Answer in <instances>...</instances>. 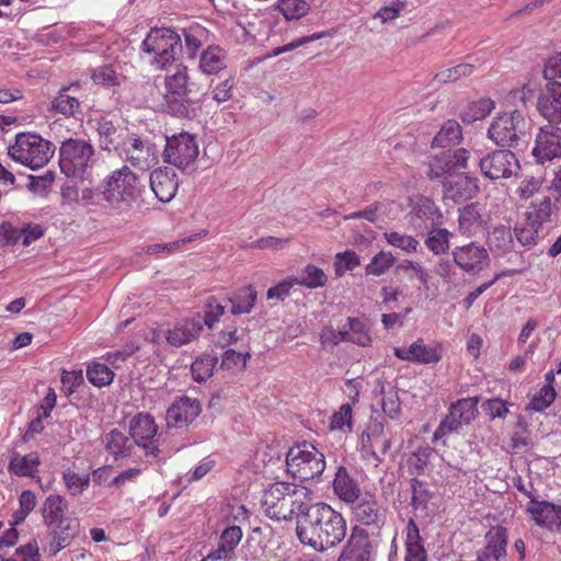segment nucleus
<instances>
[{
  "label": "nucleus",
  "instance_id": "a211bd4d",
  "mask_svg": "<svg viewBox=\"0 0 561 561\" xmlns=\"http://www.w3.org/2000/svg\"><path fill=\"white\" fill-rule=\"evenodd\" d=\"M129 434L136 445L145 449L146 455H158L159 448L151 443L157 434V425L151 415L145 413L135 415L129 423Z\"/></svg>",
  "mask_w": 561,
  "mask_h": 561
},
{
  "label": "nucleus",
  "instance_id": "473e14b6",
  "mask_svg": "<svg viewBox=\"0 0 561 561\" xmlns=\"http://www.w3.org/2000/svg\"><path fill=\"white\" fill-rule=\"evenodd\" d=\"M106 450L117 460L131 455V450L136 445L133 437H127L119 430L114 428L105 435L104 438Z\"/></svg>",
  "mask_w": 561,
  "mask_h": 561
},
{
  "label": "nucleus",
  "instance_id": "2f4dec72",
  "mask_svg": "<svg viewBox=\"0 0 561 561\" xmlns=\"http://www.w3.org/2000/svg\"><path fill=\"white\" fill-rule=\"evenodd\" d=\"M96 133L103 150H116L123 142V133L112 121L101 117L96 121Z\"/></svg>",
  "mask_w": 561,
  "mask_h": 561
},
{
  "label": "nucleus",
  "instance_id": "f704fd0d",
  "mask_svg": "<svg viewBox=\"0 0 561 561\" xmlns=\"http://www.w3.org/2000/svg\"><path fill=\"white\" fill-rule=\"evenodd\" d=\"M451 237L453 232L446 228H439L432 224L424 240V244L436 255L445 254L449 250V241Z\"/></svg>",
  "mask_w": 561,
  "mask_h": 561
},
{
  "label": "nucleus",
  "instance_id": "5701e85b",
  "mask_svg": "<svg viewBox=\"0 0 561 561\" xmlns=\"http://www.w3.org/2000/svg\"><path fill=\"white\" fill-rule=\"evenodd\" d=\"M443 214L433 199L422 196L412 206L408 214L409 224L415 231L423 233L427 227L423 226L431 220L434 225L442 224Z\"/></svg>",
  "mask_w": 561,
  "mask_h": 561
},
{
  "label": "nucleus",
  "instance_id": "c9c22d12",
  "mask_svg": "<svg viewBox=\"0 0 561 561\" xmlns=\"http://www.w3.org/2000/svg\"><path fill=\"white\" fill-rule=\"evenodd\" d=\"M462 139V128L458 122L448 119L445 122L439 131L433 138L432 146L446 148L460 142Z\"/></svg>",
  "mask_w": 561,
  "mask_h": 561
},
{
  "label": "nucleus",
  "instance_id": "ea45409f",
  "mask_svg": "<svg viewBox=\"0 0 561 561\" xmlns=\"http://www.w3.org/2000/svg\"><path fill=\"white\" fill-rule=\"evenodd\" d=\"M226 67L224 55L219 47H208L201 55L199 68L206 75L218 73Z\"/></svg>",
  "mask_w": 561,
  "mask_h": 561
},
{
  "label": "nucleus",
  "instance_id": "6e6d98bb",
  "mask_svg": "<svg viewBox=\"0 0 561 561\" xmlns=\"http://www.w3.org/2000/svg\"><path fill=\"white\" fill-rule=\"evenodd\" d=\"M242 538V530L239 526L227 527L220 538L217 550L234 554V549Z\"/></svg>",
  "mask_w": 561,
  "mask_h": 561
},
{
  "label": "nucleus",
  "instance_id": "052dcab7",
  "mask_svg": "<svg viewBox=\"0 0 561 561\" xmlns=\"http://www.w3.org/2000/svg\"><path fill=\"white\" fill-rule=\"evenodd\" d=\"M363 449L369 453L377 461H382V457L391 447V440L386 435L371 439L369 443H363Z\"/></svg>",
  "mask_w": 561,
  "mask_h": 561
},
{
  "label": "nucleus",
  "instance_id": "864d4df0",
  "mask_svg": "<svg viewBox=\"0 0 561 561\" xmlns=\"http://www.w3.org/2000/svg\"><path fill=\"white\" fill-rule=\"evenodd\" d=\"M347 325L350 327L351 342L359 346L369 345L371 337L366 324L358 318L348 317Z\"/></svg>",
  "mask_w": 561,
  "mask_h": 561
},
{
  "label": "nucleus",
  "instance_id": "79ce46f5",
  "mask_svg": "<svg viewBox=\"0 0 561 561\" xmlns=\"http://www.w3.org/2000/svg\"><path fill=\"white\" fill-rule=\"evenodd\" d=\"M327 280L328 277L324 272L311 264H308L304 268L300 276L293 278V282H295L296 285L305 286L307 288L322 287L325 285Z\"/></svg>",
  "mask_w": 561,
  "mask_h": 561
},
{
  "label": "nucleus",
  "instance_id": "a878e982",
  "mask_svg": "<svg viewBox=\"0 0 561 561\" xmlns=\"http://www.w3.org/2000/svg\"><path fill=\"white\" fill-rule=\"evenodd\" d=\"M178 185L176 174L172 169H157L150 174L151 190L160 202H170L178 191Z\"/></svg>",
  "mask_w": 561,
  "mask_h": 561
},
{
  "label": "nucleus",
  "instance_id": "49530a36",
  "mask_svg": "<svg viewBox=\"0 0 561 561\" xmlns=\"http://www.w3.org/2000/svg\"><path fill=\"white\" fill-rule=\"evenodd\" d=\"M392 202H374L365 209L359 211H354L344 216L345 220L352 219H366L369 222H377L381 215H386L388 208L391 206Z\"/></svg>",
  "mask_w": 561,
  "mask_h": 561
},
{
  "label": "nucleus",
  "instance_id": "de8ad7c7",
  "mask_svg": "<svg viewBox=\"0 0 561 561\" xmlns=\"http://www.w3.org/2000/svg\"><path fill=\"white\" fill-rule=\"evenodd\" d=\"M70 88H64L51 101V107L65 116H73L79 110L80 103L77 98L69 94Z\"/></svg>",
  "mask_w": 561,
  "mask_h": 561
},
{
  "label": "nucleus",
  "instance_id": "4c0bfd02",
  "mask_svg": "<svg viewBox=\"0 0 561 561\" xmlns=\"http://www.w3.org/2000/svg\"><path fill=\"white\" fill-rule=\"evenodd\" d=\"M62 525H55L48 527L51 540L49 542L50 556H56L61 549L66 548L70 543V539L75 537L77 531L76 520H70L68 529L61 528Z\"/></svg>",
  "mask_w": 561,
  "mask_h": 561
},
{
  "label": "nucleus",
  "instance_id": "b1692460",
  "mask_svg": "<svg viewBox=\"0 0 561 561\" xmlns=\"http://www.w3.org/2000/svg\"><path fill=\"white\" fill-rule=\"evenodd\" d=\"M485 547L478 552V561H501L506 557L507 531L502 526L492 527L485 534Z\"/></svg>",
  "mask_w": 561,
  "mask_h": 561
},
{
  "label": "nucleus",
  "instance_id": "c03bdc74",
  "mask_svg": "<svg viewBox=\"0 0 561 561\" xmlns=\"http://www.w3.org/2000/svg\"><path fill=\"white\" fill-rule=\"evenodd\" d=\"M276 9L284 15L285 20H299L305 16L310 5L305 0H278Z\"/></svg>",
  "mask_w": 561,
  "mask_h": 561
},
{
  "label": "nucleus",
  "instance_id": "393cba45",
  "mask_svg": "<svg viewBox=\"0 0 561 561\" xmlns=\"http://www.w3.org/2000/svg\"><path fill=\"white\" fill-rule=\"evenodd\" d=\"M43 520L47 527L55 525H64L61 528L68 529V524L73 518L67 516L68 502L66 499L58 494H50L46 497L43 507Z\"/></svg>",
  "mask_w": 561,
  "mask_h": 561
},
{
  "label": "nucleus",
  "instance_id": "8fccbe9b",
  "mask_svg": "<svg viewBox=\"0 0 561 561\" xmlns=\"http://www.w3.org/2000/svg\"><path fill=\"white\" fill-rule=\"evenodd\" d=\"M383 238L388 244L399 248L405 253H415L420 244L414 237L398 231L385 232Z\"/></svg>",
  "mask_w": 561,
  "mask_h": 561
},
{
  "label": "nucleus",
  "instance_id": "7c9ffc66",
  "mask_svg": "<svg viewBox=\"0 0 561 561\" xmlns=\"http://www.w3.org/2000/svg\"><path fill=\"white\" fill-rule=\"evenodd\" d=\"M482 227V206L471 203L459 208L458 230L461 234L473 236Z\"/></svg>",
  "mask_w": 561,
  "mask_h": 561
},
{
  "label": "nucleus",
  "instance_id": "e433bc0d",
  "mask_svg": "<svg viewBox=\"0 0 561 561\" xmlns=\"http://www.w3.org/2000/svg\"><path fill=\"white\" fill-rule=\"evenodd\" d=\"M39 457L36 453H30L25 456L14 454L8 466L9 472L19 477H32L37 471Z\"/></svg>",
  "mask_w": 561,
  "mask_h": 561
},
{
  "label": "nucleus",
  "instance_id": "423d86ee",
  "mask_svg": "<svg viewBox=\"0 0 561 561\" xmlns=\"http://www.w3.org/2000/svg\"><path fill=\"white\" fill-rule=\"evenodd\" d=\"M530 123L525 115L515 110L495 116L488 129L489 138L500 147L515 148L529 135Z\"/></svg>",
  "mask_w": 561,
  "mask_h": 561
},
{
  "label": "nucleus",
  "instance_id": "bb28decb",
  "mask_svg": "<svg viewBox=\"0 0 561 561\" xmlns=\"http://www.w3.org/2000/svg\"><path fill=\"white\" fill-rule=\"evenodd\" d=\"M528 511L538 525L561 533V505L547 501L533 502Z\"/></svg>",
  "mask_w": 561,
  "mask_h": 561
},
{
  "label": "nucleus",
  "instance_id": "ddd939ff",
  "mask_svg": "<svg viewBox=\"0 0 561 561\" xmlns=\"http://www.w3.org/2000/svg\"><path fill=\"white\" fill-rule=\"evenodd\" d=\"M199 150L195 137L181 133L167 139L164 157L167 162L179 169H186L198 157Z\"/></svg>",
  "mask_w": 561,
  "mask_h": 561
},
{
  "label": "nucleus",
  "instance_id": "6e6552de",
  "mask_svg": "<svg viewBox=\"0 0 561 561\" xmlns=\"http://www.w3.org/2000/svg\"><path fill=\"white\" fill-rule=\"evenodd\" d=\"M138 176L127 167L115 170L105 180V201L113 207L119 208L122 204L130 206L140 197Z\"/></svg>",
  "mask_w": 561,
  "mask_h": 561
},
{
  "label": "nucleus",
  "instance_id": "3c124183",
  "mask_svg": "<svg viewBox=\"0 0 561 561\" xmlns=\"http://www.w3.org/2000/svg\"><path fill=\"white\" fill-rule=\"evenodd\" d=\"M411 505L416 510H426L433 494L426 488L425 483L416 478L411 479Z\"/></svg>",
  "mask_w": 561,
  "mask_h": 561
},
{
  "label": "nucleus",
  "instance_id": "4d7b16f0",
  "mask_svg": "<svg viewBox=\"0 0 561 561\" xmlns=\"http://www.w3.org/2000/svg\"><path fill=\"white\" fill-rule=\"evenodd\" d=\"M360 264L359 256L353 251H345L335 255L334 268L336 276H342L346 271H353Z\"/></svg>",
  "mask_w": 561,
  "mask_h": 561
},
{
  "label": "nucleus",
  "instance_id": "13d9d810",
  "mask_svg": "<svg viewBox=\"0 0 561 561\" xmlns=\"http://www.w3.org/2000/svg\"><path fill=\"white\" fill-rule=\"evenodd\" d=\"M380 393L382 394L381 408L383 413L390 419H397L401 410L397 391L392 388L389 391H386L385 387L381 385Z\"/></svg>",
  "mask_w": 561,
  "mask_h": 561
},
{
  "label": "nucleus",
  "instance_id": "603ef678",
  "mask_svg": "<svg viewBox=\"0 0 561 561\" xmlns=\"http://www.w3.org/2000/svg\"><path fill=\"white\" fill-rule=\"evenodd\" d=\"M473 65L460 64L437 72L434 80L440 83L455 82L462 77H469L473 72Z\"/></svg>",
  "mask_w": 561,
  "mask_h": 561
},
{
  "label": "nucleus",
  "instance_id": "9d476101",
  "mask_svg": "<svg viewBox=\"0 0 561 561\" xmlns=\"http://www.w3.org/2000/svg\"><path fill=\"white\" fill-rule=\"evenodd\" d=\"M479 168L484 178L496 181L516 175L519 163L511 150L496 149L479 159Z\"/></svg>",
  "mask_w": 561,
  "mask_h": 561
},
{
  "label": "nucleus",
  "instance_id": "09e8293b",
  "mask_svg": "<svg viewBox=\"0 0 561 561\" xmlns=\"http://www.w3.org/2000/svg\"><path fill=\"white\" fill-rule=\"evenodd\" d=\"M87 377L92 385L101 388L113 381L114 373L105 364L93 363L88 366Z\"/></svg>",
  "mask_w": 561,
  "mask_h": 561
},
{
  "label": "nucleus",
  "instance_id": "0e129e2a",
  "mask_svg": "<svg viewBox=\"0 0 561 561\" xmlns=\"http://www.w3.org/2000/svg\"><path fill=\"white\" fill-rule=\"evenodd\" d=\"M481 408L492 420L495 417L504 419L508 413V403L499 398L485 400L482 402Z\"/></svg>",
  "mask_w": 561,
  "mask_h": 561
},
{
  "label": "nucleus",
  "instance_id": "1a4fd4ad",
  "mask_svg": "<svg viewBox=\"0 0 561 561\" xmlns=\"http://www.w3.org/2000/svg\"><path fill=\"white\" fill-rule=\"evenodd\" d=\"M181 48L180 35L167 27L151 28L142 42V50L153 55L152 62L159 68L172 62Z\"/></svg>",
  "mask_w": 561,
  "mask_h": 561
},
{
  "label": "nucleus",
  "instance_id": "f03ea898",
  "mask_svg": "<svg viewBox=\"0 0 561 561\" xmlns=\"http://www.w3.org/2000/svg\"><path fill=\"white\" fill-rule=\"evenodd\" d=\"M163 110L168 114L186 119L196 118L202 110V95L190 83L187 67L178 65L174 73L165 77Z\"/></svg>",
  "mask_w": 561,
  "mask_h": 561
},
{
  "label": "nucleus",
  "instance_id": "37998d69",
  "mask_svg": "<svg viewBox=\"0 0 561 561\" xmlns=\"http://www.w3.org/2000/svg\"><path fill=\"white\" fill-rule=\"evenodd\" d=\"M218 358L211 354H203L196 358L191 365V373L197 382L207 380L211 375L217 364Z\"/></svg>",
  "mask_w": 561,
  "mask_h": 561
},
{
  "label": "nucleus",
  "instance_id": "f257e3e1",
  "mask_svg": "<svg viewBox=\"0 0 561 561\" xmlns=\"http://www.w3.org/2000/svg\"><path fill=\"white\" fill-rule=\"evenodd\" d=\"M347 524L343 515L329 504L307 505L296 522V536L301 545L317 552L339 546L346 537Z\"/></svg>",
  "mask_w": 561,
  "mask_h": 561
},
{
  "label": "nucleus",
  "instance_id": "cd10ccee",
  "mask_svg": "<svg viewBox=\"0 0 561 561\" xmlns=\"http://www.w3.org/2000/svg\"><path fill=\"white\" fill-rule=\"evenodd\" d=\"M203 331L202 317L184 320L165 331V339L172 346L180 347L195 340Z\"/></svg>",
  "mask_w": 561,
  "mask_h": 561
},
{
  "label": "nucleus",
  "instance_id": "7ed1b4c3",
  "mask_svg": "<svg viewBox=\"0 0 561 561\" xmlns=\"http://www.w3.org/2000/svg\"><path fill=\"white\" fill-rule=\"evenodd\" d=\"M306 490L293 483L275 482L262 495L265 514L273 519L289 520L302 514L308 504L304 502Z\"/></svg>",
  "mask_w": 561,
  "mask_h": 561
},
{
  "label": "nucleus",
  "instance_id": "e2e57ef3",
  "mask_svg": "<svg viewBox=\"0 0 561 561\" xmlns=\"http://www.w3.org/2000/svg\"><path fill=\"white\" fill-rule=\"evenodd\" d=\"M511 440L514 449H520L530 445L529 431L522 416L518 417L515 424Z\"/></svg>",
  "mask_w": 561,
  "mask_h": 561
},
{
  "label": "nucleus",
  "instance_id": "a19ab883",
  "mask_svg": "<svg viewBox=\"0 0 561 561\" xmlns=\"http://www.w3.org/2000/svg\"><path fill=\"white\" fill-rule=\"evenodd\" d=\"M494 108V102L490 99H480L471 102L462 112L461 119L466 124L485 118Z\"/></svg>",
  "mask_w": 561,
  "mask_h": 561
},
{
  "label": "nucleus",
  "instance_id": "58836bf2",
  "mask_svg": "<svg viewBox=\"0 0 561 561\" xmlns=\"http://www.w3.org/2000/svg\"><path fill=\"white\" fill-rule=\"evenodd\" d=\"M256 300V290L249 285L234 291L229 298L231 312L233 314L249 313L254 307Z\"/></svg>",
  "mask_w": 561,
  "mask_h": 561
},
{
  "label": "nucleus",
  "instance_id": "4468645a",
  "mask_svg": "<svg viewBox=\"0 0 561 561\" xmlns=\"http://www.w3.org/2000/svg\"><path fill=\"white\" fill-rule=\"evenodd\" d=\"M535 160L543 164L561 158V125L548 123L539 128L533 148Z\"/></svg>",
  "mask_w": 561,
  "mask_h": 561
},
{
  "label": "nucleus",
  "instance_id": "a18cd8bd",
  "mask_svg": "<svg viewBox=\"0 0 561 561\" xmlns=\"http://www.w3.org/2000/svg\"><path fill=\"white\" fill-rule=\"evenodd\" d=\"M396 256L391 252L380 251L373 256L365 267L366 275L381 276L396 263Z\"/></svg>",
  "mask_w": 561,
  "mask_h": 561
},
{
  "label": "nucleus",
  "instance_id": "4be33fe9",
  "mask_svg": "<svg viewBox=\"0 0 561 561\" xmlns=\"http://www.w3.org/2000/svg\"><path fill=\"white\" fill-rule=\"evenodd\" d=\"M352 511L356 519L364 525L381 527L386 520V510L378 503L376 497L364 493L355 503Z\"/></svg>",
  "mask_w": 561,
  "mask_h": 561
},
{
  "label": "nucleus",
  "instance_id": "2eb2a0df",
  "mask_svg": "<svg viewBox=\"0 0 561 561\" xmlns=\"http://www.w3.org/2000/svg\"><path fill=\"white\" fill-rule=\"evenodd\" d=\"M455 264L470 275H478L490 266L488 250L478 242H470L454 248L451 252Z\"/></svg>",
  "mask_w": 561,
  "mask_h": 561
},
{
  "label": "nucleus",
  "instance_id": "c756f323",
  "mask_svg": "<svg viewBox=\"0 0 561 561\" xmlns=\"http://www.w3.org/2000/svg\"><path fill=\"white\" fill-rule=\"evenodd\" d=\"M333 489L340 500L347 504L355 503L363 495L359 486L344 467L337 469L333 481Z\"/></svg>",
  "mask_w": 561,
  "mask_h": 561
},
{
  "label": "nucleus",
  "instance_id": "39448f33",
  "mask_svg": "<svg viewBox=\"0 0 561 561\" xmlns=\"http://www.w3.org/2000/svg\"><path fill=\"white\" fill-rule=\"evenodd\" d=\"M55 146L34 133H20L8 148L9 156L31 169L44 167L54 156Z\"/></svg>",
  "mask_w": 561,
  "mask_h": 561
},
{
  "label": "nucleus",
  "instance_id": "412c9836",
  "mask_svg": "<svg viewBox=\"0 0 561 561\" xmlns=\"http://www.w3.org/2000/svg\"><path fill=\"white\" fill-rule=\"evenodd\" d=\"M537 108L549 123L561 125V82L546 84L538 96Z\"/></svg>",
  "mask_w": 561,
  "mask_h": 561
},
{
  "label": "nucleus",
  "instance_id": "0eeeda50",
  "mask_svg": "<svg viewBox=\"0 0 561 561\" xmlns=\"http://www.w3.org/2000/svg\"><path fill=\"white\" fill-rule=\"evenodd\" d=\"M287 471L300 481L318 478L325 469L324 456L314 446L304 443L291 447L286 456Z\"/></svg>",
  "mask_w": 561,
  "mask_h": 561
},
{
  "label": "nucleus",
  "instance_id": "bf43d9fd",
  "mask_svg": "<svg viewBox=\"0 0 561 561\" xmlns=\"http://www.w3.org/2000/svg\"><path fill=\"white\" fill-rule=\"evenodd\" d=\"M556 394L553 386L546 385L540 389L539 393L531 399L528 408L541 412L553 402Z\"/></svg>",
  "mask_w": 561,
  "mask_h": 561
},
{
  "label": "nucleus",
  "instance_id": "aec40b11",
  "mask_svg": "<svg viewBox=\"0 0 561 561\" xmlns=\"http://www.w3.org/2000/svg\"><path fill=\"white\" fill-rule=\"evenodd\" d=\"M127 161L139 170L146 171L157 163V156L151 144L133 134L124 142Z\"/></svg>",
  "mask_w": 561,
  "mask_h": 561
},
{
  "label": "nucleus",
  "instance_id": "6ab92c4d",
  "mask_svg": "<svg viewBox=\"0 0 561 561\" xmlns=\"http://www.w3.org/2000/svg\"><path fill=\"white\" fill-rule=\"evenodd\" d=\"M373 545L366 529L355 526L337 561H370Z\"/></svg>",
  "mask_w": 561,
  "mask_h": 561
},
{
  "label": "nucleus",
  "instance_id": "dca6fc26",
  "mask_svg": "<svg viewBox=\"0 0 561 561\" xmlns=\"http://www.w3.org/2000/svg\"><path fill=\"white\" fill-rule=\"evenodd\" d=\"M442 186L444 198L459 204L472 198L479 192V180L465 172L449 174L442 182Z\"/></svg>",
  "mask_w": 561,
  "mask_h": 561
},
{
  "label": "nucleus",
  "instance_id": "f3484780",
  "mask_svg": "<svg viewBox=\"0 0 561 561\" xmlns=\"http://www.w3.org/2000/svg\"><path fill=\"white\" fill-rule=\"evenodd\" d=\"M201 411V403L197 399L181 397L167 410V425L174 428L186 427L199 415Z\"/></svg>",
  "mask_w": 561,
  "mask_h": 561
},
{
  "label": "nucleus",
  "instance_id": "72a5a7b5",
  "mask_svg": "<svg viewBox=\"0 0 561 561\" xmlns=\"http://www.w3.org/2000/svg\"><path fill=\"white\" fill-rule=\"evenodd\" d=\"M556 206L552 205L549 196H543L540 199H536L531 203L528 210L526 211V219L542 229L545 222L552 221V216Z\"/></svg>",
  "mask_w": 561,
  "mask_h": 561
},
{
  "label": "nucleus",
  "instance_id": "20e7f679",
  "mask_svg": "<svg viewBox=\"0 0 561 561\" xmlns=\"http://www.w3.org/2000/svg\"><path fill=\"white\" fill-rule=\"evenodd\" d=\"M96 162L92 144L82 138H68L59 147V168L67 178L83 180Z\"/></svg>",
  "mask_w": 561,
  "mask_h": 561
},
{
  "label": "nucleus",
  "instance_id": "5fc2aeb1",
  "mask_svg": "<svg viewBox=\"0 0 561 561\" xmlns=\"http://www.w3.org/2000/svg\"><path fill=\"white\" fill-rule=\"evenodd\" d=\"M541 230V228L531 225L529 220L525 219V224L522 227H515L514 233L523 245H534L543 238V234L540 233Z\"/></svg>",
  "mask_w": 561,
  "mask_h": 561
},
{
  "label": "nucleus",
  "instance_id": "9b49d317",
  "mask_svg": "<svg viewBox=\"0 0 561 561\" xmlns=\"http://www.w3.org/2000/svg\"><path fill=\"white\" fill-rule=\"evenodd\" d=\"M469 159L470 152L466 148L442 151L430 159L426 175L431 181L442 183L449 174H456V170L466 169Z\"/></svg>",
  "mask_w": 561,
  "mask_h": 561
},
{
  "label": "nucleus",
  "instance_id": "c85d7f7f",
  "mask_svg": "<svg viewBox=\"0 0 561 561\" xmlns=\"http://www.w3.org/2000/svg\"><path fill=\"white\" fill-rule=\"evenodd\" d=\"M393 353L398 358L412 363L433 364L440 359L437 350L424 344L421 339L408 347H396Z\"/></svg>",
  "mask_w": 561,
  "mask_h": 561
},
{
  "label": "nucleus",
  "instance_id": "f8f14e48",
  "mask_svg": "<svg viewBox=\"0 0 561 561\" xmlns=\"http://www.w3.org/2000/svg\"><path fill=\"white\" fill-rule=\"evenodd\" d=\"M478 403L479 397L463 398L453 402L448 414L440 422L434 434L435 438L457 432L462 424L471 423L478 414Z\"/></svg>",
  "mask_w": 561,
  "mask_h": 561
},
{
  "label": "nucleus",
  "instance_id": "69168bd1",
  "mask_svg": "<svg viewBox=\"0 0 561 561\" xmlns=\"http://www.w3.org/2000/svg\"><path fill=\"white\" fill-rule=\"evenodd\" d=\"M408 271H413L415 277L423 284L427 285L428 283V274L426 270L419 262H414L411 260H403L401 263L396 265L394 273L400 274L401 272L407 273Z\"/></svg>",
  "mask_w": 561,
  "mask_h": 561
},
{
  "label": "nucleus",
  "instance_id": "680f3d73",
  "mask_svg": "<svg viewBox=\"0 0 561 561\" xmlns=\"http://www.w3.org/2000/svg\"><path fill=\"white\" fill-rule=\"evenodd\" d=\"M331 428L340 431L352 430V407L348 403L342 404L339 411L331 417Z\"/></svg>",
  "mask_w": 561,
  "mask_h": 561
},
{
  "label": "nucleus",
  "instance_id": "338daca9",
  "mask_svg": "<svg viewBox=\"0 0 561 561\" xmlns=\"http://www.w3.org/2000/svg\"><path fill=\"white\" fill-rule=\"evenodd\" d=\"M64 480L68 491L72 495L80 494L85 488H88L90 482L89 477H80L70 470L64 473Z\"/></svg>",
  "mask_w": 561,
  "mask_h": 561
},
{
  "label": "nucleus",
  "instance_id": "774afa93",
  "mask_svg": "<svg viewBox=\"0 0 561 561\" xmlns=\"http://www.w3.org/2000/svg\"><path fill=\"white\" fill-rule=\"evenodd\" d=\"M431 455V449L419 448L417 451L413 453L409 459V466L416 474H422L424 472L425 467L428 462V457Z\"/></svg>",
  "mask_w": 561,
  "mask_h": 561
}]
</instances>
